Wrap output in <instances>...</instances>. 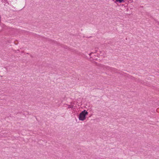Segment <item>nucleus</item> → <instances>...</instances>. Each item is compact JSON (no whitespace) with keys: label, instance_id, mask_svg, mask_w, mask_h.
I'll return each mask as SVG.
<instances>
[{"label":"nucleus","instance_id":"nucleus-1","mask_svg":"<svg viewBox=\"0 0 159 159\" xmlns=\"http://www.w3.org/2000/svg\"><path fill=\"white\" fill-rule=\"evenodd\" d=\"M88 112L85 110L81 112L79 116V119L80 120L84 121L86 119V115L88 114Z\"/></svg>","mask_w":159,"mask_h":159},{"label":"nucleus","instance_id":"nucleus-2","mask_svg":"<svg viewBox=\"0 0 159 159\" xmlns=\"http://www.w3.org/2000/svg\"><path fill=\"white\" fill-rule=\"evenodd\" d=\"M117 2L121 3L124 2V0H116Z\"/></svg>","mask_w":159,"mask_h":159},{"label":"nucleus","instance_id":"nucleus-3","mask_svg":"<svg viewBox=\"0 0 159 159\" xmlns=\"http://www.w3.org/2000/svg\"><path fill=\"white\" fill-rule=\"evenodd\" d=\"M73 106H71V105H69L68 107V108H72Z\"/></svg>","mask_w":159,"mask_h":159}]
</instances>
